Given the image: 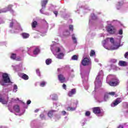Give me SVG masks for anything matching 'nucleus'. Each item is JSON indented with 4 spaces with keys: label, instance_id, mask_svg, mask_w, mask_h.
<instances>
[{
    "label": "nucleus",
    "instance_id": "obj_1",
    "mask_svg": "<svg viewBox=\"0 0 128 128\" xmlns=\"http://www.w3.org/2000/svg\"><path fill=\"white\" fill-rule=\"evenodd\" d=\"M114 38H107L106 40L102 42L103 46L106 50H118L120 46L114 44Z\"/></svg>",
    "mask_w": 128,
    "mask_h": 128
},
{
    "label": "nucleus",
    "instance_id": "obj_2",
    "mask_svg": "<svg viewBox=\"0 0 128 128\" xmlns=\"http://www.w3.org/2000/svg\"><path fill=\"white\" fill-rule=\"evenodd\" d=\"M51 50L56 58L62 60L64 56V54L62 50V48L59 47H54V46L52 45L50 48Z\"/></svg>",
    "mask_w": 128,
    "mask_h": 128
},
{
    "label": "nucleus",
    "instance_id": "obj_3",
    "mask_svg": "<svg viewBox=\"0 0 128 128\" xmlns=\"http://www.w3.org/2000/svg\"><path fill=\"white\" fill-rule=\"evenodd\" d=\"M104 78V72L100 70L98 74V76H96L95 80V90H96L97 88H100L102 86V81Z\"/></svg>",
    "mask_w": 128,
    "mask_h": 128
},
{
    "label": "nucleus",
    "instance_id": "obj_4",
    "mask_svg": "<svg viewBox=\"0 0 128 128\" xmlns=\"http://www.w3.org/2000/svg\"><path fill=\"white\" fill-rule=\"evenodd\" d=\"M2 74V80H0V86H6V84H12L10 81V78L8 74L6 73H3Z\"/></svg>",
    "mask_w": 128,
    "mask_h": 128
},
{
    "label": "nucleus",
    "instance_id": "obj_5",
    "mask_svg": "<svg viewBox=\"0 0 128 128\" xmlns=\"http://www.w3.org/2000/svg\"><path fill=\"white\" fill-rule=\"evenodd\" d=\"M12 4L8 5L6 8H4L2 10H0V14H2V12H10L12 14H14V11L12 9Z\"/></svg>",
    "mask_w": 128,
    "mask_h": 128
},
{
    "label": "nucleus",
    "instance_id": "obj_6",
    "mask_svg": "<svg viewBox=\"0 0 128 128\" xmlns=\"http://www.w3.org/2000/svg\"><path fill=\"white\" fill-rule=\"evenodd\" d=\"M112 80V82H110L108 83L111 86H118L120 84V80L116 77L113 78Z\"/></svg>",
    "mask_w": 128,
    "mask_h": 128
},
{
    "label": "nucleus",
    "instance_id": "obj_7",
    "mask_svg": "<svg viewBox=\"0 0 128 128\" xmlns=\"http://www.w3.org/2000/svg\"><path fill=\"white\" fill-rule=\"evenodd\" d=\"M106 30L108 32H109V34H116V28H114L112 26H108Z\"/></svg>",
    "mask_w": 128,
    "mask_h": 128
},
{
    "label": "nucleus",
    "instance_id": "obj_8",
    "mask_svg": "<svg viewBox=\"0 0 128 128\" xmlns=\"http://www.w3.org/2000/svg\"><path fill=\"white\" fill-rule=\"evenodd\" d=\"M120 102H122V98H118L115 100H114V102L111 104V106L112 108H114V106H118V104H120Z\"/></svg>",
    "mask_w": 128,
    "mask_h": 128
},
{
    "label": "nucleus",
    "instance_id": "obj_9",
    "mask_svg": "<svg viewBox=\"0 0 128 128\" xmlns=\"http://www.w3.org/2000/svg\"><path fill=\"white\" fill-rule=\"evenodd\" d=\"M76 104L77 103H74V102H72L71 106L67 108L68 110H70L71 112H72V110H76Z\"/></svg>",
    "mask_w": 128,
    "mask_h": 128
},
{
    "label": "nucleus",
    "instance_id": "obj_10",
    "mask_svg": "<svg viewBox=\"0 0 128 128\" xmlns=\"http://www.w3.org/2000/svg\"><path fill=\"white\" fill-rule=\"evenodd\" d=\"M82 66H88L90 64V61L88 58H84L82 60Z\"/></svg>",
    "mask_w": 128,
    "mask_h": 128
},
{
    "label": "nucleus",
    "instance_id": "obj_11",
    "mask_svg": "<svg viewBox=\"0 0 128 128\" xmlns=\"http://www.w3.org/2000/svg\"><path fill=\"white\" fill-rule=\"evenodd\" d=\"M41 3L42 9L40 10V12H41V14H44V10H42V8H46V4H48V0H43L42 1Z\"/></svg>",
    "mask_w": 128,
    "mask_h": 128
},
{
    "label": "nucleus",
    "instance_id": "obj_12",
    "mask_svg": "<svg viewBox=\"0 0 128 128\" xmlns=\"http://www.w3.org/2000/svg\"><path fill=\"white\" fill-rule=\"evenodd\" d=\"M10 58H12V60H17L18 62L22 60V58H20V57H16V55L14 54H12Z\"/></svg>",
    "mask_w": 128,
    "mask_h": 128
},
{
    "label": "nucleus",
    "instance_id": "obj_13",
    "mask_svg": "<svg viewBox=\"0 0 128 128\" xmlns=\"http://www.w3.org/2000/svg\"><path fill=\"white\" fill-rule=\"evenodd\" d=\"M58 78L60 82L63 83L66 82V78H64V75L62 74L58 75Z\"/></svg>",
    "mask_w": 128,
    "mask_h": 128
},
{
    "label": "nucleus",
    "instance_id": "obj_14",
    "mask_svg": "<svg viewBox=\"0 0 128 128\" xmlns=\"http://www.w3.org/2000/svg\"><path fill=\"white\" fill-rule=\"evenodd\" d=\"M93 112L96 114H100V108L98 107H96L92 108Z\"/></svg>",
    "mask_w": 128,
    "mask_h": 128
},
{
    "label": "nucleus",
    "instance_id": "obj_15",
    "mask_svg": "<svg viewBox=\"0 0 128 128\" xmlns=\"http://www.w3.org/2000/svg\"><path fill=\"white\" fill-rule=\"evenodd\" d=\"M8 97L7 100H6L2 98V96L0 94V102H2L3 104H8Z\"/></svg>",
    "mask_w": 128,
    "mask_h": 128
},
{
    "label": "nucleus",
    "instance_id": "obj_16",
    "mask_svg": "<svg viewBox=\"0 0 128 128\" xmlns=\"http://www.w3.org/2000/svg\"><path fill=\"white\" fill-rule=\"evenodd\" d=\"M76 92V89H72L71 90H70L68 93V96H72L74 94H75Z\"/></svg>",
    "mask_w": 128,
    "mask_h": 128
},
{
    "label": "nucleus",
    "instance_id": "obj_17",
    "mask_svg": "<svg viewBox=\"0 0 128 128\" xmlns=\"http://www.w3.org/2000/svg\"><path fill=\"white\" fill-rule=\"evenodd\" d=\"M56 112V110H52L48 112V116L49 118H52V115L54 113Z\"/></svg>",
    "mask_w": 128,
    "mask_h": 128
},
{
    "label": "nucleus",
    "instance_id": "obj_18",
    "mask_svg": "<svg viewBox=\"0 0 128 128\" xmlns=\"http://www.w3.org/2000/svg\"><path fill=\"white\" fill-rule=\"evenodd\" d=\"M119 66H126V62L124 61H120Z\"/></svg>",
    "mask_w": 128,
    "mask_h": 128
},
{
    "label": "nucleus",
    "instance_id": "obj_19",
    "mask_svg": "<svg viewBox=\"0 0 128 128\" xmlns=\"http://www.w3.org/2000/svg\"><path fill=\"white\" fill-rule=\"evenodd\" d=\"M14 110L16 112H20V106L18 105L14 106Z\"/></svg>",
    "mask_w": 128,
    "mask_h": 128
},
{
    "label": "nucleus",
    "instance_id": "obj_20",
    "mask_svg": "<svg viewBox=\"0 0 128 128\" xmlns=\"http://www.w3.org/2000/svg\"><path fill=\"white\" fill-rule=\"evenodd\" d=\"M23 38H28L30 36V34L28 33H23L22 34Z\"/></svg>",
    "mask_w": 128,
    "mask_h": 128
},
{
    "label": "nucleus",
    "instance_id": "obj_21",
    "mask_svg": "<svg viewBox=\"0 0 128 128\" xmlns=\"http://www.w3.org/2000/svg\"><path fill=\"white\" fill-rule=\"evenodd\" d=\"M22 78L23 80H28V76L24 74H22Z\"/></svg>",
    "mask_w": 128,
    "mask_h": 128
},
{
    "label": "nucleus",
    "instance_id": "obj_22",
    "mask_svg": "<svg viewBox=\"0 0 128 128\" xmlns=\"http://www.w3.org/2000/svg\"><path fill=\"white\" fill-rule=\"evenodd\" d=\"M50 98L53 100H58V96H56V94H53L51 95Z\"/></svg>",
    "mask_w": 128,
    "mask_h": 128
},
{
    "label": "nucleus",
    "instance_id": "obj_23",
    "mask_svg": "<svg viewBox=\"0 0 128 128\" xmlns=\"http://www.w3.org/2000/svg\"><path fill=\"white\" fill-rule=\"evenodd\" d=\"M38 25V22H36V21L34 20L32 22V28H36V26Z\"/></svg>",
    "mask_w": 128,
    "mask_h": 128
},
{
    "label": "nucleus",
    "instance_id": "obj_24",
    "mask_svg": "<svg viewBox=\"0 0 128 128\" xmlns=\"http://www.w3.org/2000/svg\"><path fill=\"white\" fill-rule=\"evenodd\" d=\"M40 53V49L36 48L34 51V54H38Z\"/></svg>",
    "mask_w": 128,
    "mask_h": 128
},
{
    "label": "nucleus",
    "instance_id": "obj_25",
    "mask_svg": "<svg viewBox=\"0 0 128 128\" xmlns=\"http://www.w3.org/2000/svg\"><path fill=\"white\" fill-rule=\"evenodd\" d=\"M110 98V95L108 94H105L104 96V102H106L108 100V99Z\"/></svg>",
    "mask_w": 128,
    "mask_h": 128
},
{
    "label": "nucleus",
    "instance_id": "obj_26",
    "mask_svg": "<svg viewBox=\"0 0 128 128\" xmlns=\"http://www.w3.org/2000/svg\"><path fill=\"white\" fill-rule=\"evenodd\" d=\"M46 62L47 65L50 64H52V59H47L46 60Z\"/></svg>",
    "mask_w": 128,
    "mask_h": 128
},
{
    "label": "nucleus",
    "instance_id": "obj_27",
    "mask_svg": "<svg viewBox=\"0 0 128 128\" xmlns=\"http://www.w3.org/2000/svg\"><path fill=\"white\" fill-rule=\"evenodd\" d=\"M72 40H73L74 44H76L77 42L76 38L74 34L72 36Z\"/></svg>",
    "mask_w": 128,
    "mask_h": 128
},
{
    "label": "nucleus",
    "instance_id": "obj_28",
    "mask_svg": "<svg viewBox=\"0 0 128 128\" xmlns=\"http://www.w3.org/2000/svg\"><path fill=\"white\" fill-rule=\"evenodd\" d=\"M78 56L74 55L72 56V60H78Z\"/></svg>",
    "mask_w": 128,
    "mask_h": 128
},
{
    "label": "nucleus",
    "instance_id": "obj_29",
    "mask_svg": "<svg viewBox=\"0 0 128 128\" xmlns=\"http://www.w3.org/2000/svg\"><path fill=\"white\" fill-rule=\"evenodd\" d=\"M40 118L42 120H46V116L44 113L40 114Z\"/></svg>",
    "mask_w": 128,
    "mask_h": 128
},
{
    "label": "nucleus",
    "instance_id": "obj_30",
    "mask_svg": "<svg viewBox=\"0 0 128 128\" xmlns=\"http://www.w3.org/2000/svg\"><path fill=\"white\" fill-rule=\"evenodd\" d=\"M96 56V52H94V50H92L90 52V56Z\"/></svg>",
    "mask_w": 128,
    "mask_h": 128
},
{
    "label": "nucleus",
    "instance_id": "obj_31",
    "mask_svg": "<svg viewBox=\"0 0 128 128\" xmlns=\"http://www.w3.org/2000/svg\"><path fill=\"white\" fill-rule=\"evenodd\" d=\"M18 90V86L16 85H14L13 92H17L18 90Z\"/></svg>",
    "mask_w": 128,
    "mask_h": 128
},
{
    "label": "nucleus",
    "instance_id": "obj_32",
    "mask_svg": "<svg viewBox=\"0 0 128 128\" xmlns=\"http://www.w3.org/2000/svg\"><path fill=\"white\" fill-rule=\"evenodd\" d=\"M46 82H40V86H46Z\"/></svg>",
    "mask_w": 128,
    "mask_h": 128
},
{
    "label": "nucleus",
    "instance_id": "obj_33",
    "mask_svg": "<svg viewBox=\"0 0 128 128\" xmlns=\"http://www.w3.org/2000/svg\"><path fill=\"white\" fill-rule=\"evenodd\" d=\"M15 22L16 21L14 20H13L10 24V28H12V26H14V24Z\"/></svg>",
    "mask_w": 128,
    "mask_h": 128
},
{
    "label": "nucleus",
    "instance_id": "obj_34",
    "mask_svg": "<svg viewBox=\"0 0 128 128\" xmlns=\"http://www.w3.org/2000/svg\"><path fill=\"white\" fill-rule=\"evenodd\" d=\"M91 18L92 20H96V16H94V14H92L91 15Z\"/></svg>",
    "mask_w": 128,
    "mask_h": 128
},
{
    "label": "nucleus",
    "instance_id": "obj_35",
    "mask_svg": "<svg viewBox=\"0 0 128 128\" xmlns=\"http://www.w3.org/2000/svg\"><path fill=\"white\" fill-rule=\"evenodd\" d=\"M108 94H109V96H114L116 94V92H110L108 93Z\"/></svg>",
    "mask_w": 128,
    "mask_h": 128
},
{
    "label": "nucleus",
    "instance_id": "obj_36",
    "mask_svg": "<svg viewBox=\"0 0 128 128\" xmlns=\"http://www.w3.org/2000/svg\"><path fill=\"white\" fill-rule=\"evenodd\" d=\"M90 116V112L87 111L86 112V116Z\"/></svg>",
    "mask_w": 128,
    "mask_h": 128
},
{
    "label": "nucleus",
    "instance_id": "obj_37",
    "mask_svg": "<svg viewBox=\"0 0 128 128\" xmlns=\"http://www.w3.org/2000/svg\"><path fill=\"white\" fill-rule=\"evenodd\" d=\"M69 30H72H72H74V26L72 25H70L69 26Z\"/></svg>",
    "mask_w": 128,
    "mask_h": 128
},
{
    "label": "nucleus",
    "instance_id": "obj_38",
    "mask_svg": "<svg viewBox=\"0 0 128 128\" xmlns=\"http://www.w3.org/2000/svg\"><path fill=\"white\" fill-rule=\"evenodd\" d=\"M12 68H14V70H16L17 68H18V65L14 66V65H12Z\"/></svg>",
    "mask_w": 128,
    "mask_h": 128
},
{
    "label": "nucleus",
    "instance_id": "obj_39",
    "mask_svg": "<svg viewBox=\"0 0 128 128\" xmlns=\"http://www.w3.org/2000/svg\"><path fill=\"white\" fill-rule=\"evenodd\" d=\"M118 34H122V29H120L118 31Z\"/></svg>",
    "mask_w": 128,
    "mask_h": 128
},
{
    "label": "nucleus",
    "instance_id": "obj_40",
    "mask_svg": "<svg viewBox=\"0 0 128 128\" xmlns=\"http://www.w3.org/2000/svg\"><path fill=\"white\" fill-rule=\"evenodd\" d=\"M16 100H20V99L18 98H16V99H14V98L12 99V102H14Z\"/></svg>",
    "mask_w": 128,
    "mask_h": 128
},
{
    "label": "nucleus",
    "instance_id": "obj_41",
    "mask_svg": "<svg viewBox=\"0 0 128 128\" xmlns=\"http://www.w3.org/2000/svg\"><path fill=\"white\" fill-rule=\"evenodd\" d=\"M65 36H70V32L68 31H67L64 32Z\"/></svg>",
    "mask_w": 128,
    "mask_h": 128
},
{
    "label": "nucleus",
    "instance_id": "obj_42",
    "mask_svg": "<svg viewBox=\"0 0 128 128\" xmlns=\"http://www.w3.org/2000/svg\"><path fill=\"white\" fill-rule=\"evenodd\" d=\"M62 88L64 90H66V84H63Z\"/></svg>",
    "mask_w": 128,
    "mask_h": 128
},
{
    "label": "nucleus",
    "instance_id": "obj_43",
    "mask_svg": "<svg viewBox=\"0 0 128 128\" xmlns=\"http://www.w3.org/2000/svg\"><path fill=\"white\" fill-rule=\"evenodd\" d=\"M36 74H38V76H40V70H36Z\"/></svg>",
    "mask_w": 128,
    "mask_h": 128
},
{
    "label": "nucleus",
    "instance_id": "obj_44",
    "mask_svg": "<svg viewBox=\"0 0 128 128\" xmlns=\"http://www.w3.org/2000/svg\"><path fill=\"white\" fill-rule=\"evenodd\" d=\"M111 62H116V59H112L111 60Z\"/></svg>",
    "mask_w": 128,
    "mask_h": 128
},
{
    "label": "nucleus",
    "instance_id": "obj_45",
    "mask_svg": "<svg viewBox=\"0 0 128 128\" xmlns=\"http://www.w3.org/2000/svg\"><path fill=\"white\" fill-rule=\"evenodd\" d=\"M128 56V52H126L125 54H124V58H126Z\"/></svg>",
    "mask_w": 128,
    "mask_h": 128
},
{
    "label": "nucleus",
    "instance_id": "obj_46",
    "mask_svg": "<svg viewBox=\"0 0 128 128\" xmlns=\"http://www.w3.org/2000/svg\"><path fill=\"white\" fill-rule=\"evenodd\" d=\"M30 102H32V101H30V100H28L27 102V104H30Z\"/></svg>",
    "mask_w": 128,
    "mask_h": 128
},
{
    "label": "nucleus",
    "instance_id": "obj_47",
    "mask_svg": "<svg viewBox=\"0 0 128 128\" xmlns=\"http://www.w3.org/2000/svg\"><path fill=\"white\" fill-rule=\"evenodd\" d=\"M62 114L63 116H65L66 114V111H63V112H62Z\"/></svg>",
    "mask_w": 128,
    "mask_h": 128
},
{
    "label": "nucleus",
    "instance_id": "obj_48",
    "mask_svg": "<svg viewBox=\"0 0 128 128\" xmlns=\"http://www.w3.org/2000/svg\"><path fill=\"white\" fill-rule=\"evenodd\" d=\"M118 128H124V126H122V125H120Z\"/></svg>",
    "mask_w": 128,
    "mask_h": 128
},
{
    "label": "nucleus",
    "instance_id": "obj_49",
    "mask_svg": "<svg viewBox=\"0 0 128 128\" xmlns=\"http://www.w3.org/2000/svg\"><path fill=\"white\" fill-rule=\"evenodd\" d=\"M54 12V14L56 16H58V12L55 11Z\"/></svg>",
    "mask_w": 128,
    "mask_h": 128
},
{
    "label": "nucleus",
    "instance_id": "obj_50",
    "mask_svg": "<svg viewBox=\"0 0 128 128\" xmlns=\"http://www.w3.org/2000/svg\"><path fill=\"white\" fill-rule=\"evenodd\" d=\"M94 60L96 62H98V59L95 58Z\"/></svg>",
    "mask_w": 128,
    "mask_h": 128
},
{
    "label": "nucleus",
    "instance_id": "obj_51",
    "mask_svg": "<svg viewBox=\"0 0 128 128\" xmlns=\"http://www.w3.org/2000/svg\"><path fill=\"white\" fill-rule=\"evenodd\" d=\"M38 112V109H36L34 110L35 112Z\"/></svg>",
    "mask_w": 128,
    "mask_h": 128
},
{
    "label": "nucleus",
    "instance_id": "obj_52",
    "mask_svg": "<svg viewBox=\"0 0 128 128\" xmlns=\"http://www.w3.org/2000/svg\"><path fill=\"white\" fill-rule=\"evenodd\" d=\"M122 4H120V3L118 2V5H119V6H122Z\"/></svg>",
    "mask_w": 128,
    "mask_h": 128
},
{
    "label": "nucleus",
    "instance_id": "obj_53",
    "mask_svg": "<svg viewBox=\"0 0 128 128\" xmlns=\"http://www.w3.org/2000/svg\"><path fill=\"white\" fill-rule=\"evenodd\" d=\"M9 110H10V112H12V110H10V108H8Z\"/></svg>",
    "mask_w": 128,
    "mask_h": 128
},
{
    "label": "nucleus",
    "instance_id": "obj_54",
    "mask_svg": "<svg viewBox=\"0 0 128 128\" xmlns=\"http://www.w3.org/2000/svg\"><path fill=\"white\" fill-rule=\"evenodd\" d=\"M110 75H109L108 78H110Z\"/></svg>",
    "mask_w": 128,
    "mask_h": 128
},
{
    "label": "nucleus",
    "instance_id": "obj_55",
    "mask_svg": "<svg viewBox=\"0 0 128 128\" xmlns=\"http://www.w3.org/2000/svg\"><path fill=\"white\" fill-rule=\"evenodd\" d=\"M0 128H2V126H0Z\"/></svg>",
    "mask_w": 128,
    "mask_h": 128
},
{
    "label": "nucleus",
    "instance_id": "obj_56",
    "mask_svg": "<svg viewBox=\"0 0 128 128\" xmlns=\"http://www.w3.org/2000/svg\"><path fill=\"white\" fill-rule=\"evenodd\" d=\"M89 22H90V20H89Z\"/></svg>",
    "mask_w": 128,
    "mask_h": 128
}]
</instances>
